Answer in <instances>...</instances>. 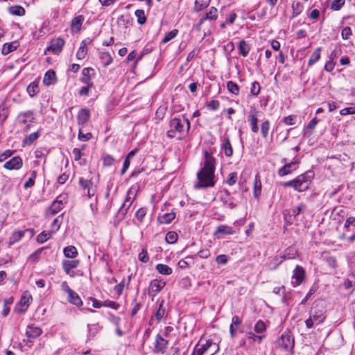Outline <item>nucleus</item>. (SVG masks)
Returning <instances> with one entry per match:
<instances>
[{"label": "nucleus", "mask_w": 355, "mask_h": 355, "mask_svg": "<svg viewBox=\"0 0 355 355\" xmlns=\"http://www.w3.org/2000/svg\"><path fill=\"white\" fill-rule=\"evenodd\" d=\"M8 111L6 106L0 103V125H1L8 117Z\"/></svg>", "instance_id": "49"}, {"label": "nucleus", "mask_w": 355, "mask_h": 355, "mask_svg": "<svg viewBox=\"0 0 355 355\" xmlns=\"http://www.w3.org/2000/svg\"><path fill=\"white\" fill-rule=\"evenodd\" d=\"M284 259L282 256H275L273 259L268 263V266L270 270H276L277 267L284 261Z\"/></svg>", "instance_id": "36"}, {"label": "nucleus", "mask_w": 355, "mask_h": 355, "mask_svg": "<svg viewBox=\"0 0 355 355\" xmlns=\"http://www.w3.org/2000/svg\"><path fill=\"white\" fill-rule=\"evenodd\" d=\"M43 250L44 248H42L35 251L33 253L29 255L28 260L33 262L37 261Z\"/></svg>", "instance_id": "58"}, {"label": "nucleus", "mask_w": 355, "mask_h": 355, "mask_svg": "<svg viewBox=\"0 0 355 355\" xmlns=\"http://www.w3.org/2000/svg\"><path fill=\"white\" fill-rule=\"evenodd\" d=\"M237 180V173H231L229 174L226 182L230 185L232 186L236 184Z\"/></svg>", "instance_id": "62"}, {"label": "nucleus", "mask_w": 355, "mask_h": 355, "mask_svg": "<svg viewBox=\"0 0 355 355\" xmlns=\"http://www.w3.org/2000/svg\"><path fill=\"white\" fill-rule=\"evenodd\" d=\"M276 343L278 347L284 350H290L294 347V338L290 331H285L278 338Z\"/></svg>", "instance_id": "6"}, {"label": "nucleus", "mask_w": 355, "mask_h": 355, "mask_svg": "<svg viewBox=\"0 0 355 355\" xmlns=\"http://www.w3.org/2000/svg\"><path fill=\"white\" fill-rule=\"evenodd\" d=\"M259 111L254 107H251L250 111L248 115V121L250 124L251 130L254 133H257L259 131L258 118L257 114Z\"/></svg>", "instance_id": "11"}, {"label": "nucleus", "mask_w": 355, "mask_h": 355, "mask_svg": "<svg viewBox=\"0 0 355 355\" xmlns=\"http://www.w3.org/2000/svg\"><path fill=\"white\" fill-rule=\"evenodd\" d=\"M91 43L90 40H84L82 41L80 44V46L79 47L77 53H76V58L78 60H83L87 53V46Z\"/></svg>", "instance_id": "23"}, {"label": "nucleus", "mask_w": 355, "mask_h": 355, "mask_svg": "<svg viewBox=\"0 0 355 355\" xmlns=\"http://www.w3.org/2000/svg\"><path fill=\"white\" fill-rule=\"evenodd\" d=\"M166 312V308L164 306V300L161 301L159 304L158 308L155 313L154 317L150 318V322L154 320L157 321V322H159L165 316Z\"/></svg>", "instance_id": "20"}, {"label": "nucleus", "mask_w": 355, "mask_h": 355, "mask_svg": "<svg viewBox=\"0 0 355 355\" xmlns=\"http://www.w3.org/2000/svg\"><path fill=\"white\" fill-rule=\"evenodd\" d=\"M220 106V102L218 100H211L207 104V107L209 110H216Z\"/></svg>", "instance_id": "60"}, {"label": "nucleus", "mask_w": 355, "mask_h": 355, "mask_svg": "<svg viewBox=\"0 0 355 355\" xmlns=\"http://www.w3.org/2000/svg\"><path fill=\"white\" fill-rule=\"evenodd\" d=\"M64 45V41L60 37L51 40L49 46L47 48L49 51H51L54 54L60 53Z\"/></svg>", "instance_id": "12"}, {"label": "nucleus", "mask_w": 355, "mask_h": 355, "mask_svg": "<svg viewBox=\"0 0 355 355\" xmlns=\"http://www.w3.org/2000/svg\"><path fill=\"white\" fill-rule=\"evenodd\" d=\"M85 17L83 15H78L75 17L71 23L72 31L79 32L81 29L82 24L84 21Z\"/></svg>", "instance_id": "24"}, {"label": "nucleus", "mask_w": 355, "mask_h": 355, "mask_svg": "<svg viewBox=\"0 0 355 355\" xmlns=\"http://www.w3.org/2000/svg\"><path fill=\"white\" fill-rule=\"evenodd\" d=\"M178 33V30H177V29H173V30L171 31L170 32L167 33L165 35L164 37L162 40V42L163 44H166V43L168 42L169 41H171V40L175 38L177 36Z\"/></svg>", "instance_id": "48"}, {"label": "nucleus", "mask_w": 355, "mask_h": 355, "mask_svg": "<svg viewBox=\"0 0 355 355\" xmlns=\"http://www.w3.org/2000/svg\"><path fill=\"white\" fill-rule=\"evenodd\" d=\"M235 233V231L233 228L228 225H219L216 230L214 232V235L218 239L221 238L225 235H232Z\"/></svg>", "instance_id": "18"}, {"label": "nucleus", "mask_w": 355, "mask_h": 355, "mask_svg": "<svg viewBox=\"0 0 355 355\" xmlns=\"http://www.w3.org/2000/svg\"><path fill=\"white\" fill-rule=\"evenodd\" d=\"M168 342L162 336L157 335L155 343L154 352L157 354H164L167 349Z\"/></svg>", "instance_id": "13"}, {"label": "nucleus", "mask_w": 355, "mask_h": 355, "mask_svg": "<svg viewBox=\"0 0 355 355\" xmlns=\"http://www.w3.org/2000/svg\"><path fill=\"white\" fill-rule=\"evenodd\" d=\"M209 340L200 339L196 345L192 355H207L209 348Z\"/></svg>", "instance_id": "14"}, {"label": "nucleus", "mask_w": 355, "mask_h": 355, "mask_svg": "<svg viewBox=\"0 0 355 355\" xmlns=\"http://www.w3.org/2000/svg\"><path fill=\"white\" fill-rule=\"evenodd\" d=\"M175 218V214L173 211L166 213L158 216V220L160 223L169 224Z\"/></svg>", "instance_id": "32"}, {"label": "nucleus", "mask_w": 355, "mask_h": 355, "mask_svg": "<svg viewBox=\"0 0 355 355\" xmlns=\"http://www.w3.org/2000/svg\"><path fill=\"white\" fill-rule=\"evenodd\" d=\"M138 259L142 263H147L149 261V257L146 249H142L141 252L138 255Z\"/></svg>", "instance_id": "59"}, {"label": "nucleus", "mask_w": 355, "mask_h": 355, "mask_svg": "<svg viewBox=\"0 0 355 355\" xmlns=\"http://www.w3.org/2000/svg\"><path fill=\"white\" fill-rule=\"evenodd\" d=\"M203 166L197 173V182L194 187L196 189L213 187L215 185L214 172L216 159L207 151L204 153Z\"/></svg>", "instance_id": "1"}, {"label": "nucleus", "mask_w": 355, "mask_h": 355, "mask_svg": "<svg viewBox=\"0 0 355 355\" xmlns=\"http://www.w3.org/2000/svg\"><path fill=\"white\" fill-rule=\"evenodd\" d=\"M345 0H333L331 4V9L333 10H338L345 4Z\"/></svg>", "instance_id": "57"}, {"label": "nucleus", "mask_w": 355, "mask_h": 355, "mask_svg": "<svg viewBox=\"0 0 355 355\" xmlns=\"http://www.w3.org/2000/svg\"><path fill=\"white\" fill-rule=\"evenodd\" d=\"M178 239V235L175 232H168L166 235V241L168 243L173 244L176 243Z\"/></svg>", "instance_id": "50"}, {"label": "nucleus", "mask_w": 355, "mask_h": 355, "mask_svg": "<svg viewBox=\"0 0 355 355\" xmlns=\"http://www.w3.org/2000/svg\"><path fill=\"white\" fill-rule=\"evenodd\" d=\"M269 130H270V122L268 120H266L261 124V132L262 137L264 139H266L268 137Z\"/></svg>", "instance_id": "51"}, {"label": "nucleus", "mask_w": 355, "mask_h": 355, "mask_svg": "<svg viewBox=\"0 0 355 355\" xmlns=\"http://www.w3.org/2000/svg\"><path fill=\"white\" fill-rule=\"evenodd\" d=\"M49 152L45 148H40L37 149L35 152V157L36 158H45L46 155H48Z\"/></svg>", "instance_id": "61"}, {"label": "nucleus", "mask_w": 355, "mask_h": 355, "mask_svg": "<svg viewBox=\"0 0 355 355\" xmlns=\"http://www.w3.org/2000/svg\"><path fill=\"white\" fill-rule=\"evenodd\" d=\"M51 236L52 232L43 231L42 232L37 235L36 239L39 243H44L47 240H49L51 237Z\"/></svg>", "instance_id": "42"}, {"label": "nucleus", "mask_w": 355, "mask_h": 355, "mask_svg": "<svg viewBox=\"0 0 355 355\" xmlns=\"http://www.w3.org/2000/svg\"><path fill=\"white\" fill-rule=\"evenodd\" d=\"M27 92L31 97L35 96L38 92V83L36 81L31 83L27 87Z\"/></svg>", "instance_id": "43"}, {"label": "nucleus", "mask_w": 355, "mask_h": 355, "mask_svg": "<svg viewBox=\"0 0 355 355\" xmlns=\"http://www.w3.org/2000/svg\"><path fill=\"white\" fill-rule=\"evenodd\" d=\"M156 270L159 273L164 275H168L172 273V268L168 266L163 263H158L156 265Z\"/></svg>", "instance_id": "40"}, {"label": "nucleus", "mask_w": 355, "mask_h": 355, "mask_svg": "<svg viewBox=\"0 0 355 355\" xmlns=\"http://www.w3.org/2000/svg\"><path fill=\"white\" fill-rule=\"evenodd\" d=\"M292 15L291 16V18H295L297 17L303 10L304 6L303 5L300 3L299 1H293L292 3Z\"/></svg>", "instance_id": "29"}, {"label": "nucleus", "mask_w": 355, "mask_h": 355, "mask_svg": "<svg viewBox=\"0 0 355 355\" xmlns=\"http://www.w3.org/2000/svg\"><path fill=\"white\" fill-rule=\"evenodd\" d=\"M260 90H261L260 84L257 81L253 82L252 83V86L250 88V94L254 96H257L260 93Z\"/></svg>", "instance_id": "55"}, {"label": "nucleus", "mask_w": 355, "mask_h": 355, "mask_svg": "<svg viewBox=\"0 0 355 355\" xmlns=\"http://www.w3.org/2000/svg\"><path fill=\"white\" fill-rule=\"evenodd\" d=\"M325 319L324 312L321 309L316 307L311 312L309 318L306 320L305 324L307 328L310 329L315 325L322 323Z\"/></svg>", "instance_id": "4"}, {"label": "nucleus", "mask_w": 355, "mask_h": 355, "mask_svg": "<svg viewBox=\"0 0 355 355\" xmlns=\"http://www.w3.org/2000/svg\"><path fill=\"white\" fill-rule=\"evenodd\" d=\"M222 148L224 150V153L227 157H231L233 154V148L230 143V140L228 136L224 139V143L222 145Z\"/></svg>", "instance_id": "31"}, {"label": "nucleus", "mask_w": 355, "mask_h": 355, "mask_svg": "<svg viewBox=\"0 0 355 355\" xmlns=\"http://www.w3.org/2000/svg\"><path fill=\"white\" fill-rule=\"evenodd\" d=\"M39 137L38 132H35L26 136L23 140L24 146H31Z\"/></svg>", "instance_id": "41"}, {"label": "nucleus", "mask_w": 355, "mask_h": 355, "mask_svg": "<svg viewBox=\"0 0 355 355\" xmlns=\"http://www.w3.org/2000/svg\"><path fill=\"white\" fill-rule=\"evenodd\" d=\"M146 213H147L146 208H144V207H141L136 211L135 217H136L137 220L139 221L138 225H139L141 223H143L144 219L146 215Z\"/></svg>", "instance_id": "47"}, {"label": "nucleus", "mask_w": 355, "mask_h": 355, "mask_svg": "<svg viewBox=\"0 0 355 355\" xmlns=\"http://www.w3.org/2000/svg\"><path fill=\"white\" fill-rule=\"evenodd\" d=\"M26 232H31L33 234V229H27L25 231H21V230L14 231L9 238L8 245L11 246L12 245H13L15 243L20 241V239L24 236Z\"/></svg>", "instance_id": "19"}, {"label": "nucleus", "mask_w": 355, "mask_h": 355, "mask_svg": "<svg viewBox=\"0 0 355 355\" xmlns=\"http://www.w3.org/2000/svg\"><path fill=\"white\" fill-rule=\"evenodd\" d=\"M80 263L78 259L68 260L64 259L62 261V266L64 271L69 275L71 277H75V272L71 271L73 269L77 268Z\"/></svg>", "instance_id": "10"}, {"label": "nucleus", "mask_w": 355, "mask_h": 355, "mask_svg": "<svg viewBox=\"0 0 355 355\" xmlns=\"http://www.w3.org/2000/svg\"><path fill=\"white\" fill-rule=\"evenodd\" d=\"M22 159L19 156H16L5 162L3 167L8 170H19L22 167Z\"/></svg>", "instance_id": "15"}, {"label": "nucleus", "mask_w": 355, "mask_h": 355, "mask_svg": "<svg viewBox=\"0 0 355 355\" xmlns=\"http://www.w3.org/2000/svg\"><path fill=\"white\" fill-rule=\"evenodd\" d=\"M296 162H291V163L286 164L283 167L280 168L278 171V175L280 177H284L290 174L292 171L296 169Z\"/></svg>", "instance_id": "21"}, {"label": "nucleus", "mask_w": 355, "mask_h": 355, "mask_svg": "<svg viewBox=\"0 0 355 355\" xmlns=\"http://www.w3.org/2000/svg\"><path fill=\"white\" fill-rule=\"evenodd\" d=\"M56 82V74L54 71L49 70L47 71L43 79V83L45 85L49 86L51 85L54 84Z\"/></svg>", "instance_id": "25"}, {"label": "nucleus", "mask_w": 355, "mask_h": 355, "mask_svg": "<svg viewBox=\"0 0 355 355\" xmlns=\"http://www.w3.org/2000/svg\"><path fill=\"white\" fill-rule=\"evenodd\" d=\"M99 58L104 67L110 64L113 60L109 52H101L99 53Z\"/></svg>", "instance_id": "38"}, {"label": "nucleus", "mask_w": 355, "mask_h": 355, "mask_svg": "<svg viewBox=\"0 0 355 355\" xmlns=\"http://www.w3.org/2000/svg\"><path fill=\"white\" fill-rule=\"evenodd\" d=\"M340 114L342 116H345V115H347V114H355V106L345 107V108L342 109L340 111Z\"/></svg>", "instance_id": "64"}, {"label": "nucleus", "mask_w": 355, "mask_h": 355, "mask_svg": "<svg viewBox=\"0 0 355 355\" xmlns=\"http://www.w3.org/2000/svg\"><path fill=\"white\" fill-rule=\"evenodd\" d=\"M313 178V173L311 171L298 175L293 179L294 189L298 192H302L309 189L311 179Z\"/></svg>", "instance_id": "2"}, {"label": "nucleus", "mask_w": 355, "mask_h": 355, "mask_svg": "<svg viewBox=\"0 0 355 355\" xmlns=\"http://www.w3.org/2000/svg\"><path fill=\"white\" fill-rule=\"evenodd\" d=\"M67 300L69 303L74 304L77 306H79L83 304V302L79 295L73 291H72L71 293H69L68 294Z\"/></svg>", "instance_id": "30"}, {"label": "nucleus", "mask_w": 355, "mask_h": 355, "mask_svg": "<svg viewBox=\"0 0 355 355\" xmlns=\"http://www.w3.org/2000/svg\"><path fill=\"white\" fill-rule=\"evenodd\" d=\"M37 173L36 171H33L31 172V177L28 179V180L24 183V189L31 188L35 184V180L37 177Z\"/></svg>", "instance_id": "45"}, {"label": "nucleus", "mask_w": 355, "mask_h": 355, "mask_svg": "<svg viewBox=\"0 0 355 355\" xmlns=\"http://www.w3.org/2000/svg\"><path fill=\"white\" fill-rule=\"evenodd\" d=\"M90 118V112L87 108H82L78 113L77 121L79 126L83 128Z\"/></svg>", "instance_id": "16"}, {"label": "nucleus", "mask_w": 355, "mask_h": 355, "mask_svg": "<svg viewBox=\"0 0 355 355\" xmlns=\"http://www.w3.org/2000/svg\"><path fill=\"white\" fill-rule=\"evenodd\" d=\"M229 257L226 254H220L216 257V261L218 264L225 265L228 262Z\"/></svg>", "instance_id": "63"}, {"label": "nucleus", "mask_w": 355, "mask_h": 355, "mask_svg": "<svg viewBox=\"0 0 355 355\" xmlns=\"http://www.w3.org/2000/svg\"><path fill=\"white\" fill-rule=\"evenodd\" d=\"M135 16L137 18V22L142 25L146 23V17L145 15V12L143 10H137L135 12Z\"/></svg>", "instance_id": "52"}, {"label": "nucleus", "mask_w": 355, "mask_h": 355, "mask_svg": "<svg viewBox=\"0 0 355 355\" xmlns=\"http://www.w3.org/2000/svg\"><path fill=\"white\" fill-rule=\"evenodd\" d=\"M246 337L249 340H251L253 342H257L258 343H261L263 338L265 337L264 336H258L252 332H248L246 334Z\"/></svg>", "instance_id": "54"}, {"label": "nucleus", "mask_w": 355, "mask_h": 355, "mask_svg": "<svg viewBox=\"0 0 355 355\" xmlns=\"http://www.w3.org/2000/svg\"><path fill=\"white\" fill-rule=\"evenodd\" d=\"M261 182L260 180V177L258 174L256 175L254 186H253V195L254 198L258 199L261 193Z\"/></svg>", "instance_id": "27"}, {"label": "nucleus", "mask_w": 355, "mask_h": 355, "mask_svg": "<svg viewBox=\"0 0 355 355\" xmlns=\"http://www.w3.org/2000/svg\"><path fill=\"white\" fill-rule=\"evenodd\" d=\"M227 88L229 92H230L231 94H234V95L239 94V87L234 82H233L232 80L228 81L227 83Z\"/></svg>", "instance_id": "44"}, {"label": "nucleus", "mask_w": 355, "mask_h": 355, "mask_svg": "<svg viewBox=\"0 0 355 355\" xmlns=\"http://www.w3.org/2000/svg\"><path fill=\"white\" fill-rule=\"evenodd\" d=\"M266 324L264 322H263L262 320H259L256 324H255V326H254V331L255 332H257V334H261V333H263L266 331Z\"/></svg>", "instance_id": "56"}, {"label": "nucleus", "mask_w": 355, "mask_h": 355, "mask_svg": "<svg viewBox=\"0 0 355 355\" xmlns=\"http://www.w3.org/2000/svg\"><path fill=\"white\" fill-rule=\"evenodd\" d=\"M166 286V282L162 279H153L149 285L148 294L154 297L159 293Z\"/></svg>", "instance_id": "9"}, {"label": "nucleus", "mask_w": 355, "mask_h": 355, "mask_svg": "<svg viewBox=\"0 0 355 355\" xmlns=\"http://www.w3.org/2000/svg\"><path fill=\"white\" fill-rule=\"evenodd\" d=\"M32 296L29 293L28 291H25L20 300L19 304L22 306H25L26 308L23 310H21V312H25L27 307L29 306L30 303L32 301Z\"/></svg>", "instance_id": "28"}, {"label": "nucleus", "mask_w": 355, "mask_h": 355, "mask_svg": "<svg viewBox=\"0 0 355 355\" xmlns=\"http://www.w3.org/2000/svg\"><path fill=\"white\" fill-rule=\"evenodd\" d=\"M8 12L12 15L24 16L25 15V9L21 6H12L8 8Z\"/></svg>", "instance_id": "34"}, {"label": "nucleus", "mask_w": 355, "mask_h": 355, "mask_svg": "<svg viewBox=\"0 0 355 355\" xmlns=\"http://www.w3.org/2000/svg\"><path fill=\"white\" fill-rule=\"evenodd\" d=\"M239 50L243 57H246L250 52V46L245 40H241L239 44Z\"/></svg>", "instance_id": "39"}, {"label": "nucleus", "mask_w": 355, "mask_h": 355, "mask_svg": "<svg viewBox=\"0 0 355 355\" xmlns=\"http://www.w3.org/2000/svg\"><path fill=\"white\" fill-rule=\"evenodd\" d=\"M18 47L17 42H13L11 43H6L2 48L1 53L3 55H7L10 52L15 51Z\"/></svg>", "instance_id": "37"}, {"label": "nucleus", "mask_w": 355, "mask_h": 355, "mask_svg": "<svg viewBox=\"0 0 355 355\" xmlns=\"http://www.w3.org/2000/svg\"><path fill=\"white\" fill-rule=\"evenodd\" d=\"M34 119V114L32 111L24 112L17 116V124L21 130L23 132H27L29 130Z\"/></svg>", "instance_id": "3"}, {"label": "nucleus", "mask_w": 355, "mask_h": 355, "mask_svg": "<svg viewBox=\"0 0 355 355\" xmlns=\"http://www.w3.org/2000/svg\"><path fill=\"white\" fill-rule=\"evenodd\" d=\"M306 272L305 270L300 266L297 265L293 270L292 275V285L293 287L300 286L305 278Z\"/></svg>", "instance_id": "7"}, {"label": "nucleus", "mask_w": 355, "mask_h": 355, "mask_svg": "<svg viewBox=\"0 0 355 355\" xmlns=\"http://www.w3.org/2000/svg\"><path fill=\"white\" fill-rule=\"evenodd\" d=\"M218 17V10L215 7H211L209 12L200 19L199 24H201L205 20H216Z\"/></svg>", "instance_id": "26"}, {"label": "nucleus", "mask_w": 355, "mask_h": 355, "mask_svg": "<svg viewBox=\"0 0 355 355\" xmlns=\"http://www.w3.org/2000/svg\"><path fill=\"white\" fill-rule=\"evenodd\" d=\"M94 71V69L91 67L84 68L82 71V77L80 78V81L89 85V87H94V83L91 80L90 73Z\"/></svg>", "instance_id": "22"}, {"label": "nucleus", "mask_w": 355, "mask_h": 355, "mask_svg": "<svg viewBox=\"0 0 355 355\" xmlns=\"http://www.w3.org/2000/svg\"><path fill=\"white\" fill-rule=\"evenodd\" d=\"M64 254L67 258H76L78 256V251L75 246L69 245L64 248Z\"/></svg>", "instance_id": "33"}, {"label": "nucleus", "mask_w": 355, "mask_h": 355, "mask_svg": "<svg viewBox=\"0 0 355 355\" xmlns=\"http://www.w3.org/2000/svg\"><path fill=\"white\" fill-rule=\"evenodd\" d=\"M321 51H322L321 47H318L314 50V51L312 53V54L311 55V56L309 58V60L308 62L309 66H311V65L314 64L319 60V59L320 58Z\"/></svg>", "instance_id": "35"}, {"label": "nucleus", "mask_w": 355, "mask_h": 355, "mask_svg": "<svg viewBox=\"0 0 355 355\" xmlns=\"http://www.w3.org/2000/svg\"><path fill=\"white\" fill-rule=\"evenodd\" d=\"M67 195L66 193L60 194L56 198L50 207V211L52 214H58L63 208L64 204L67 202Z\"/></svg>", "instance_id": "8"}, {"label": "nucleus", "mask_w": 355, "mask_h": 355, "mask_svg": "<svg viewBox=\"0 0 355 355\" xmlns=\"http://www.w3.org/2000/svg\"><path fill=\"white\" fill-rule=\"evenodd\" d=\"M297 254V251L293 248H288L285 251L282 256L284 260L294 259Z\"/></svg>", "instance_id": "46"}, {"label": "nucleus", "mask_w": 355, "mask_h": 355, "mask_svg": "<svg viewBox=\"0 0 355 355\" xmlns=\"http://www.w3.org/2000/svg\"><path fill=\"white\" fill-rule=\"evenodd\" d=\"M184 131V123L180 119L175 117L169 122V130L166 132V136L172 139L176 137L177 133L182 134Z\"/></svg>", "instance_id": "5"}, {"label": "nucleus", "mask_w": 355, "mask_h": 355, "mask_svg": "<svg viewBox=\"0 0 355 355\" xmlns=\"http://www.w3.org/2000/svg\"><path fill=\"white\" fill-rule=\"evenodd\" d=\"M208 349H209L207 351V355H214L219 350V346L211 340H209Z\"/></svg>", "instance_id": "53"}, {"label": "nucleus", "mask_w": 355, "mask_h": 355, "mask_svg": "<svg viewBox=\"0 0 355 355\" xmlns=\"http://www.w3.org/2000/svg\"><path fill=\"white\" fill-rule=\"evenodd\" d=\"M42 333L41 328L33 324L28 325L26 331V336L29 341L39 337Z\"/></svg>", "instance_id": "17"}]
</instances>
